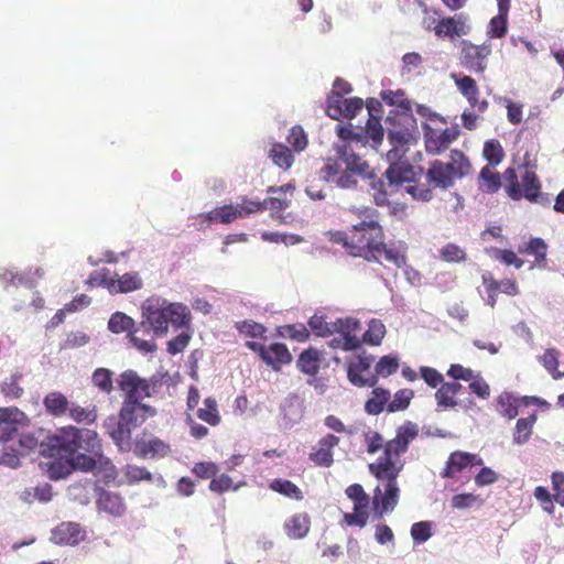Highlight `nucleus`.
<instances>
[{"instance_id": "obj_1", "label": "nucleus", "mask_w": 564, "mask_h": 564, "mask_svg": "<svg viewBox=\"0 0 564 564\" xmlns=\"http://www.w3.org/2000/svg\"><path fill=\"white\" fill-rule=\"evenodd\" d=\"M381 98L389 106H397L386 118L388 131V141L391 149L387 153L390 163L387 170L389 178L388 187H393L400 181H406L413 177L412 165L402 161V156L408 151V144L414 138L416 132V120L413 117L412 102L405 98L403 90H383ZM372 187L376 189V199L378 203L386 202L387 187L382 181H375Z\"/></svg>"}, {"instance_id": "obj_2", "label": "nucleus", "mask_w": 564, "mask_h": 564, "mask_svg": "<svg viewBox=\"0 0 564 564\" xmlns=\"http://www.w3.org/2000/svg\"><path fill=\"white\" fill-rule=\"evenodd\" d=\"M338 141L333 144V155L327 159L326 164L319 172L322 180L334 183L340 188H351L357 184V176L370 178V189L373 199L378 206L389 205V194L403 180L398 182L393 187H387L386 202L378 203L376 199V189L372 187L375 181H382L386 185L389 183L387 171L382 177H375L368 162L364 159L362 152H357L359 143L362 141L360 137H350L348 128L337 127Z\"/></svg>"}, {"instance_id": "obj_3", "label": "nucleus", "mask_w": 564, "mask_h": 564, "mask_svg": "<svg viewBox=\"0 0 564 564\" xmlns=\"http://www.w3.org/2000/svg\"><path fill=\"white\" fill-rule=\"evenodd\" d=\"M52 456H57L67 464V470H94L96 467L105 469L107 478H115V466L102 455L101 443L95 431L66 426L52 438Z\"/></svg>"}, {"instance_id": "obj_4", "label": "nucleus", "mask_w": 564, "mask_h": 564, "mask_svg": "<svg viewBox=\"0 0 564 564\" xmlns=\"http://www.w3.org/2000/svg\"><path fill=\"white\" fill-rule=\"evenodd\" d=\"M406 452L400 441L392 438L384 444L383 455L369 465L370 473L382 482L375 489L373 506L380 513L392 511L399 501L397 478L403 468L400 456Z\"/></svg>"}, {"instance_id": "obj_5", "label": "nucleus", "mask_w": 564, "mask_h": 564, "mask_svg": "<svg viewBox=\"0 0 564 564\" xmlns=\"http://www.w3.org/2000/svg\"><path fill=\"white\" fill-rule=\"evenodd\" d=\"M143 324H148L154 335L163 336L169 324L177 329H188L192 315L189 308L180 302H170L163 297H150L142 305Z\"/></svg>"}, {"instance_id": "obj_6", "label": "nucleus", "mask_w": 564, "mask_h": 564, "mask_svg": "<svg viewBox=\"0 0 564 564\" xmlns=\"http://www.w3.org/2000/svg\"><path fill=\"white\" fill-rule=\"evenodd\" d=\"M155 410L140 401H123L119 419L110 416L105 422L108 434L121 452L131 448L132 430L141 425L149 416H153Z\"/></svg>"}, {"instance_id": "obj_7", "label": "nucleus", "mask_w": 564, "mask_h": 564, "mask_svg": "<svg viewBox=\"0 0 564 564\" xmlns=\"http://www.w3.org/2000/svg\"><path fill=\"white\" fill-rule=\"evenodd\" d=\"M376 212L371 208L360 210V219L351 225V251L354 257H361L367 261H371L378 252V246L381 238H384L382 227L376 217Z\"/></svg>"}, {"instance_id": "obj_8", "label": "nucleus", "mask_w": 564, "mask_h": 564, "mask_svg": "<svg viewBox=\"0 0 564 564\" xmlns=\"http://www.w3.org/2000/svg\"><path fill=\"white\" fill-rule=\"evenodd\" d=\"M471 165L465 154L453 150L448 161L434 160L430 163L426 172L429 184L436 188L447 189L457 180H462L470 173Z\"/></svg>"}, {"instance_id": "obj_9", "label": "nucleus", "mask_w": 564, "mask_h": 564, "mask_svg": "<svg viewBox=\"0 0 564 564\" xmlns=\"http://www.w3.org/2000/svg\"><path fill=\"white\" fill-rule=\"evenodd\" d=\"M360 329V323L352 318H337L334 321L333 335L328 340V346L334 349L352 351L360 347V340L357 333Z\"/></svg>"}, {"instance_id": "obj_10", "label": "nucleus", "mask_w": 564, "mask_h": 564, "mask_svg": "<svg viewBox=\"0 0 564 564\" xmlns=\"http://www.w3.org/2000/svg\"><path fill=\"white\" fill-rule=\"evenodd\" d=\"M257 206L249 203V199L243 198L236 205H225L215 208L206 214H200L196 217L198 225L202 227L207 226L210 223L230 224L238 218H245L254 214Z\"/></svg>"}, {"instance_id": "obj_11", "label": "nucleus", "mask_w": 564, "mask_h": 564, "mask_svg": "<svg viewBox=\"0 0 564 564\" xmlns=\"http://www.w3.org/2000/svg\"><path fill=\"white\" fill-rule=\"evenodd\" d=\"M246 347L257 352L262 361L274 370H279L282 365H286L292 360L289 349L282 343L264 346L258 341H247Z\"/></svg>"}, {"instance_id": "obj_12", "label": "nucleus", "mask_w": 564, "mask_h": 564, "mask_svg": "<svg viewBox=\"0 0 564 564\" xmlns=\"http://www.w3.org/2000/svg\"><path fill=\"white\" fill-rule=\"evenodd\" d=\"M460 62L464 67L475 73H482L487 67V57L491 53V44L485 42L475 45L466 40L462 41Z\"/></svg>"}, {"instance_id": "obj_13", "label": "nucleus", "mask_w": 564, "mask_h": 564, "mask_svg": "<svg viewBox=\"0 0 564 564\" xmlns=\"http://www.w3.org/2000/svg\"><path fill=\"white\" fill-rule=\"evenodd\" d=\"M373 360L372 356L359 355L349 362L347 376L354 386L375 387L377 384V376L370 372Z\"/></svg>"}, {"instance_id": "obj_14", "label": "nucleus", "mask_w": 564, "mask_h": 564, "mask_svg": "<svg viewBox=\"0 0 564 564\" xmlns=\"http://www.w3.org/2000/svg\"><path fill=\"white\" fill-rule=\"evenodd\" d=\"M118 384L126 393L123 401H141L151 395L150 383L133 370L123 371L119 377Z\"/></svg>"}, {"instance_id": "obj_15", "label": "nucleus", "mask_w": 564, "mask_h": 564, "mask_svg": "<svg viewBox=\"0 0 564 564\" xmlns=\"http://www.w3.org/2000/svg\"><path fill=\"white\" fill-rule=\"evenodd\" d=\"M362 107L364 102L360 98H344L339 95H328L326 113L335 120L340 118L351 119L358 111L362 110Z\"/></svg>"}, {"instance_id": "obj_16", "label": "nucleus", "mask_w": 564, "mask_h": 564, "mask_svg": "<svg viewBox=\"0 0 564 564\" xmlns=\"http://www.w3.org/2000/svg\"><path fill=\"white\" fill-rule=\"evenodd\" d=\"M424 128L425 150L433 155L445 151L459 135L457 127L446 128L442 131L434 130L427 124H424Z\"/></svg>"}, {"instance_id": "obj_17", "label": "nucleus", "mask_w": 564, "mask_h": 564, "mask_svg": "<svg viewBox=\"0 0 564 564\" xmlns=\"http://www.w3.org/2000/svg\"><path fill=\"white\" fill-rule=\"evenodd\" d=\"M530 403L544 405L546 404V401L536 397H524L520 399L512 393L505 391L497 398V411L502 416L511 420L519 414V408L521 405H528Z\"/></svg>"}, {"instance_id": "obj_18", "label": "nucleus", "mask_w": 564, "mask_h": 564, "mask_svg": "<svg viewBox=\"0 0 564 564\" xmlns=\"http://www.w3.org/2000/svg\"><path fill=\"white\" fill-rule=\"evenodd\" d=\"M378 252L375 257H371V261L382 262L386 260L389 263L394 264L398 268H403L406 264V250L408 246L403 241H395L386 245L383 238L381 243L378 246Z\"/></svg>"}, {"instance_id": "obj_19", "label": "nucleus", "mask_w": 564, "mask_h": 564, "mask_svg": "<svg viewBox=\"0 0 564 564\" xmlns=\"http://www.w3.org/2000/svg\"><path fill=\"white\" fill-rule=\"evenodd\" d=\"M24 420L25 414L18 408H0V441L7 442L12 440Z\"/></svg>"}, {"instance_id": "obj_20", "label": "nucleus", "mask_w": 564, "mask_h": 564, "mask_svg": "<svg viewBox=\"0 0 564 564\" xmlns=\"http://www.w3.org/2000/svg\"><path fill=\"white\" fill-rule=\"evenodd\" d=\"M482 464L484 462L478 455L457 451L449 455L446 467L441 476L443 478H454L457 473L468 466H481Z\"/></svg>"}, {"instance_id": "obj_21", "label": "nucleus", "mask_w": 564, "mask_h": 564, "mask_svg": "<svg viewBox=\"0 0 564 564\" xmlns=\"http://www.w3.org/2000/svg\"><path fill=\"white\" fill-rule=\"evenodd\" d=\"M368 115H369V119L367 121V126H366V130H360V132H352L350 129H348L350 131V137H354V138H357V137H360L361 138V142L359 143V147L357 148V152H361L362 150L366 149V144L371 141V147L372 148H376L377 145H379L383 139V134H384V129L383 127L381 126L380 121L372 117L371 115V110L368 111Z\"/></svg>"}, {"instance_id": "obj_22", "label": "nucleus", "mask_w": 564, "mask_h": 564, "mask_svg": "<svg viewBox=\"0 0 564 564\" xmlns=\"http://www.w3.org/2000/svg\"><path fill=\"white\" fill-rule=\"evenodd\" d=\"M84 535L78 523L63 522L52 531V541L56 544L76 545L84 540Z\"/></svg>"}, {"instance_id": "obj_23", "label": "nucleus", "mask_w": 564, "mask_h": 564, "mask_svg": "<svg viewBox=\"0 0 564 564\" xmlns=\"http://www.w3.org/2000/svg\"><path fill=\"white\" fill-rule=\"evenodd\" d=\"M143 281L138 272H127L122 275L116 274L113 282L110 284L109 293H130L141 290Z\"/></svg>"}, {"instance_id": "obj_24", "label": "nucleus", "mask_w": 564, "mask_h": 564, "mask_svg": "<svg viewBox=\"0 0 564 564\" xmlns=\"http://www.w3.org/2000/svg\"><path fill=\"white\" fill-rule=\"evenodd\" d=\"M135 454L140 457H164L170 453V446L158 437L140 440L135 443Z\"/></svg>"}, {"instance_id": "obj_25", "label": "nucleus", "mask_w": 564, "mask_h": 564, "mask_svg": "<svg viewBox=\"0 0 564 564\" xmlns=\"http://www.w3.org/2000/svg\"><path fill=\"white\" fill-rule=\"evenodd\" d=\"M97 506L100 511L107 512L113 517H121L126 511L122 497L112 491H100Z\"/></svg>"}, {"instance_id": "obj_26", "label": "nucleus", "mask_w": 564, "mask_h": 564, "mask_svg": "<svg viewBox=\"0 0 564 564\" xmlns=\"http://www.w3.org/2000/svg\"><path fill=\"white\" fill-rule=\"evenodd\" d=\"M281 413L285 426H293L297 423L304 413L303 401L300 397L291 394L284 399L281 404Z\"/></svg>"}, {"instance_id": "obj_27", "label": "nucleus", "mask_w": 564, "mask_h": 564, "mask_svg": "<svg viewBox=\"0 0 564 564\" xmlns=\"http://www.w3.org/2000/svg\"><path fill=\"white\" fill-rule=\"evenodd\" d=\"M339 438L327 434L319 440L317 449L311 454V459L321 466H329L333 463V448L337 446Z\"/></svg>"}, {"instance_id": "obj_28", "label": "nucleus", "mask_w": 564, "mask_h": 564, "mask_svg": "<svg viewBox=\"0 0 564 564\" xmlns=\"http://www.w3.org/2000/svg\"><path fill=\"white\" fill-rule=\"evenodd\" d=\"M311 520L307 513H295L284 523V531L290 539L300 540L307 535Z\"/></svg>"}, {"instance_id": "obj_29", "label": "nucleus", "mask_w": 564, "mask_h": 564, "mask_svg": "<svg viewBox=\"0 0 564 564\" xmlns=\"http://www.w3.org/2000/svg\"><path fill=\"white\" fill-rule=\"evenodd\" d=\"M53 492L50 484H43L36 487L24 488L19 494V499L24 503L31 505L34 501L48 502L52 500Z\"/></svg>"}, {"instance_id": "obj_30", "label": "nucleus", "mask_w": 564, "mask_h": 564, "mask_svg": "<svg viewBox=\"0 0 564 564\" xmlns=\"http://www.w3.org/2000/svg\"><path fill=\"white\" fill-rule=\"evenodd\" d=\"M413 173H415L414 167ZM415 176V174H413ZM414 177H411L409 180H404L401 184H399L397 187L393 188V191L389 194L392 195L394 192L399 189V187H402L408 194H410L413 199L421 200V202H430L433 198V192L426 184H411Z\"/></svg>"}, {"instance_id": "obj_31", "label": "nucleus", "mask_w": 564, "mask_h": 564, "mask_svg": "<svg viewBox=\"0 0 564 564\" xmlns=\"http://www.w3.org/2000/svg\"><path fill=\"white\" fill-rule=\"evenodd\" d=\"M321 354L315 348H308L301 352L297 359V367L306 375L315 376L319 370Z\"/></svg>"}, {"instance_id": "obj_32", "label": "nucleus", "mask_w": 564, "mask_h": 564, "mask_svg": "<svg viewBox=\"0 0 564 564\" xmlns=\"http://www.w3.org/2000/svg\"><path fill=\"white\" fill-rule=\"evenodd\" d=\"M547 246L541 238H531L527 245L519 247L520 253H529L535 257V264L543 268L546 262Z\"/></svg>"}, {"instance_id": "obj_33", "label": "nucleus", "mask_w": 564, "mask_h": 564, "mask_svg": "<svg viewBox=\"0 0 564 564\" xmlns=\"http://www.w3.org/2000/svg\"><path fill=\"white\" fill-rule=\"evenodd\" d=\"M520 188L523 197L529 200L536 199L541 185L533 171L523 169V172L521 173Z\"/></svg>"}, {"instance_id": "obj_34", "label": "nucleus", "mask_w": 564, "mask_h": 564, "mask_svg": "<svg viewBox=\"0 0 564 564\" xmlns=\"http://www.w3.org/2000/svg\"><path fill=\"white\" fill-rule=\"evenodd\" d=\"M536 422V415L531 414L527 417H521L517 421L513 432V443L517 445L525 444L533 431V426Z\"/></svg>"}, {"instance_id": "obj_35", "label": "nucleus", "mask_w": 564, "mask_h": 564, "mask_svg": "<svg viewBox=\"0 0 564 564\" xmlns=\"http://www.w3.org/2000/svg\"><path fill=\"white\" fill-rule=\"evenodd\" d=\"M389 400L390 392L388 390L375 388L371 392V398L365 404V410L369 414L377 415L381 413L384 408L387 409Z\"/></svg>"}, {"instance_id": "obj_36", "label": "nucleus", "mask_w": 564, "mask_h": 564, "mask_svg": "<svg viewBox=\"0 0 564 564\" xmlns=\"http://www.w3.org/2000/svg\"><path fill=\"white\" fill-rule=\"evenodd\" d=\"M134 325V321L122 312L113 313L108 321V329L113 334L135 333Z\"/></svg>"}, {"instance_id": "obj_37", "label": "nucleus", "mask_w": 564, "mask_h": 564, "mask_svg": "<svg viewBox=\"0 0 564 564\" xmlns=\"http://www.w3.org/2000/svg\"><path fill=\"white\" fill-rule=\"evenodd\" d=\"M44 406L48 413L61 416L69 409L67 398L61 392H51L43 400Z\"/></svg>"}, {"instance_id": "obj_38", "label": "nucleus", "mask_w": 564, "mask_h": 564, "mask_svg": "<svg viewBox=\"0 0 564 564\" xmlns=\"http://www.w3.org/2000/svg\"><path fill=\"white\" fill-rule=\"evenodd\" d=\"M272 162L281 169L288 170L294 162L292 151L282 143H274L269 152Z\"/></svg>"}, {"instance_id": "obj_39", "label": "nucleus", "mask_w": 564, "mask_h": 564, "mask_svg": "<svg viewBox=\"0 0 564 564\" xmlns=\"http://www.w3.org/2000/svg\"><path fill=\"white\" fill-rule=\"evenodd\" d=\"M93 490H95V481L93 479H85L84 482H75L70 485L68 487V496L80 505H87L90 500V492Z\"/></svg>"}, {"instance_id": "obj_40", "label": "nucleus", "mask_w": 564, "mask_h": 564, "mask_svg": "<svg viewBox=\"0 0 564 564\" xmlns=\"http://www.w3.org/2000/svg\"><path fill=\"white\" fill-rule=\"evenodd\" d=\"M272 196L263 202H257L249 199V203H252L257 207L253 208L254 213L271 209V210H284L289 208L291 200L283 194H271Z\"/></svg>"}, {"instance_id": "obj_41", "label": "nucleus", "mask_w": 564, "mask_h": 564, "mask_svg": "<svg viewBox=\"0 0 564 564\" xmlns=\"http://www.w3.org/2000/svg\"><path fill=\"white\" fill-rule=\"evenodd\" d=\"M479 187L487 193H496L500 186V175L489 165L484 166L479 174Z\"/></svg>"}, {"instance_id": "obj_42", "label": "nucleus", "mask_w": 564, "mask_h": 564, "mask_svg": "<svg viewBox=\"0 0 564 564\" xmlns=\"http://www.w3.org/2000/svg\"><path fill=\"white\" fill-rule=\"evenodd\" d=\"M113 372L107 368H97L91 376L93 384L102 393L109 394L113 390Z\"/></svg>"}, {"instance_id": "obj_43", "label": "nucleus", "mask_w": 564, "mask_h": 564, "mask_svg": "<svg viewBox=\"0 0 564 564\" xmlns=\"http://www.w3.org/2000/svg\"><path fill=\"white\" fill-rule=\"evenodd\" d=\"M440 259L449 263H462L467 260L466 251L456 243H446L440 250Z\"/></svg>"}, {"instance_id": "obj_44", "label": "nucleus", "mask_w": 564, "mask_h": 564, "mask_svg": "<svg viewBox=\"0 0 564 564\" xmlns=\"http://www.w3.org/2000/svg\"><path fill=\"white\" fill-rule=\"evenodd\" d=\"M21 378L22 373L15 371L9 378L3 380L0 388L7 399H19L23 394V389L19 384Z\"/></svg>"}, {"instance_id": "obj_45", "label": "nucleus", "mask_w": 564, "mask_h": 564, "mask_svg": "<svg viewBox=\"0 0 564 564\" xmlns=\"http://www.w3.org/2000/svg\"><path fill=\"white\" fill-rule=\"evenodd\" d=\"M197 416L210 425H217L220 421V416L216 400L212 398L205 399L203 406L197 410Z\"/></svg>"}, {"instance_id": "obj_46", "label": "nucleus", "mask_w": 564, "mask_h": 564, "mask_svg": "<svg viewBox=\"0 0 564 564\" xmlns=\"http://www.w3.org/2000/svg\"><path fill=\"white\" fill-rule=\"evenodd\" d=\"M413 397L414 392L411 389L399 390L394 394L393 399L391 401H388L387 411L389 413H394L398 411L405 410L409 406L410 401L412 400Z\"/></svg>"}, {"instance_id": "obj_47", "label": "nucleus", "mask_w": 564, "mask_h": 564, "mask_svg": "<svg viewBox=\"0 0 564 564\" xmlns=\"http://www.w3.org/2000/svg\"><path fill=\"white\" fill-rule=\"evenodd\" d=\"M69 416L77 423L91 424L97 419L96 408H82L79 405L72 404L68 409Z\"/></svg>"}, {"instance_id": "obj_48", "label": "nucleus", "mask_w": 564, "mask_h": 564, "mask_svg": "<svg viewBox=\"0 0 564 564\" xmlns=\"http://www.w3.org/2000/svg\"><path fill=\"white\" fill-rule=\"evenodd\" d=\"M419 426L411 421H406L397 429L394 438L400 441V444L408 451L410 443L416 438Z\"/></svg>"}, {"instance_id": "obj_49", "label": "nucleus", "mask_w": 564, "mask_h": 564, "mask_svg": "<svg viewBox=\"0 0 564 564\" xmlns=\"http://www.w3.org/2000/svg\"><path fill=\"white\" fill-rule=\"evenodd\" d=\"M386 334V326L379 319H371L368 329L364 334V341L371 345H379Z\"/></svg>"}, {"instance_id": "obj_50", "label": "nucleus", "mask_w": 564, "mask_h": 564, "mask_svg": "<svg viewBox=\"0 0 564 564\" xmlns=\"http://www.w3.org/2000/svg\"><path fill=\"white\" fill-rule=\"evenodd\" d=\"M270 488L292 499L301 500L303 498L300 488L290 480L275 479L270 484Z\"/></svg>"}, {"instance_id": "obj_51", "label": "nucleus", "mask_w": 564, "mask_h": 564, "mask_svg": "<svg viewBox=\"0 0 564 564\" xmlns=\"http://www.w3.org/2000/svg\"><path fill=\"white\" fill-rule=\"evenodd\" d=\"M235 327L240 334L251 338H262L267 332L265 327L262 324H259L251 319L237 322Z\"/></svg>"}, {"instance_id": "obj_52", "label": "nucleus", "mask_w": 564, "mask_h": 564, "mask_svg": "<svg viewBox=\"0 0 564 564\" xmlns=\"http://www.w3.org/2000/svg\"><path fill=\"white\" fill-rule=\"evenodd\" d=\"M422 64L423 57L419 53L404 54L402 57V75H419Z\"/></svg>"}, {"instance_id": "obj_53", "label": "nucleus", "mask_w": 564, "mask_h": 564, "mask_svg": "<svg viewBox=\"0 0 564 564\" xmlns=\"http://www.w3.org/2000/svg\"><path fill=\"white\" fill-rule=\"evenodd\" d=\"M484 156L490 165H498L503 159V149L499 141L488 140L484 144Z\"/></svg>"}, {"instance_id": "obj_54", "label": "nucleus", "mask_w": 564, "mask_h": 564, "mask_svg": "<svg viewBox=\"0 0 564 564\" xmlns=\"http://www.w3.org/2000/svg\"><path fill=\"white\" fill-rule=\"evenodd\" d=\"M308 326L317 336L327 337L333 335L334 322H327L323 315H313L308 319Z\"/></svg>"}, {"instance_id": "obj_55", "label": "nucleus", "mask_w": 564, "mask_h": 564, "mask_svg": "<svg viewBox=\"0 0 564 564\" xmlns=\"http://www.w3.org/2000/svg\"><path fill=\"white\" fill-rule=\"evenodd\" d=\"M399 368V358L397 356H383L377 362L375 370L376 376L388 377L397 372Z\"/></svg>"}, {"instance_id": "obj_56", "label": "nucleus", "mask_w": 564, "mask_h": 564, "mask_svg": "<svg viewBox=\"0 0 564 564\" xmlns=\"http://www.w3.org/2000/svg\"><path fill=\"white\" fill-rule=\"evenodd\" d=\"M557 358L558 354L555 349H547L541 357H539L540 362L552 375L554 379L564 377V372L562 373L557 371Z\"/></svg>"}, {"instance_id": "obj_57", "label": "nucleus", "mask_w": 564, "mask_h": 564, "mask_svg": "<svg viewBox=\"0 0 564 564\" xmlns=\"http://www.w3.org/2000/svg\"><path fill=\"white\" fill-rule=\"evenodd\" d=\"M452 78L454 79L457 89L465 98L479 93L476 80L470 76L452 74Z\"/></svg>"}, {"instance_id": "obj_58", "label": "nucleus", "mask_w": 564, "mask_h": 564, "mask_svg": "<svg viewBox=\"0 0 564 564\" xmlns=\"http://www.w3.org/2000/svg\"><path fill=\"white\" fill-rule=\"evenodd\" d=\"M286 140L295 152H302L307 147V137L300 126L291 128Z\"/></svg>"}, {"instance_id": "obj_59", "label": "nucleus", "mask_w": 564, "mask_h": 564, "mask_svg": "<svg viewBox=\"0 0 564 564\" xmlns=\"http://www.w3.org/2000/svg\"><path fill=\"white\" fill-rule=\"evenodd\" d=\"M503 178L508 183L506 187L508 195L512 199H520L522 197V193L516 170L512 167L507 169L503 173Z\"/></svg>"}, {"instance_id": "obj_60", "label": "nucleus", "mask_w": 564, "mask_h": 564, "mask_svg": "<svg viewBox=\"0 0 564 564\" xmlns=\"http://www.w3.org/2000/svg\"><path fill=\"white\" fill-rule=\"evenodd\" d=\"M411 536L417 544L426 542L432 536V522H415L411 527Z\"/></svg>"}, {"instance_id": "obj_61", "label": "nucleus", "mask_w": 564, "mask_h": 564, "mask_svg": "<svg viewBox=\"0 0 564 564\" xmlns=\"http://www.w3.org/2000/svg\"><path fill=\"white\" fill-rule=\"evenodd\" d=\"M447 23L451 25L453 36L466 35L470 31L468 17L464 13L455 14L454 17L447 18Z\"/></svg>"}, {"instance_id": "obj_62", "label": "nucleus", "mask_w": 564, "mask_h": 564, "mask_svg": "<svg viewBox=\"0 0 564 564\" xmlns=\"http://www.w3.org/2000/svg\"><path fill=\"white\" fill-rule=\"evenodd\" d=\"M346 495L349 499L354 501V507L364 508L368 507L369 505L368 495L365 492L364 488L358 484L350 485L346 489Z\"/></svg>"}, {"instance_id": "obj_63", "label": "nucleus", "mask_w": 564, "mask_h": 564, "mask_svg": "<svg viewBox=\"0 0 564 564\" xmlns=\"http://www.w3.org/2000/svg\"><path fill=\"white\" fill-rule=\"evenodd\" d=\"M507 21L508 18L503 15H496L494 17L488 26V36L492 39H500L506 35L507 33Z\"/></svg>"}, {"instance_id": "obj_64", "label": "nucleus", "mask_w": 564, "mask_h": 564, "mask_svg": "<svg viewBox=\"0 0 564 564\" xmlns=\"http://www.w3.org/2000/svg\"><path fill=\"white\" fill-rule=\"evenodd\" d=\"M552 487L554 500L564 507V473L555 471L552 474Z\"/></svg>"}]
</instances>
